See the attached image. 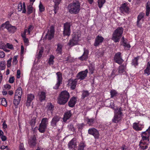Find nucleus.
Wrapping results in <instances>:
<instances>
[{
    "instance_id": "nucleus-1",
    "label": "nucleus",
    "mask_w": 150,
    "mask_h": 150,
    "mask_svg": "<svg viewBox=\"0 0 150 150\" xmlns=\"http://www.w3.org/2000/svg\"><path fill=\"white\" fill-rule=\"evenodd\" d=\"M80 4L77 0L74 1L69 4L67 7L69 12L71 14H76L79 12L80 9Z\"/></svg>"
},
{
    "instance_id": "nucleus-2",
    "label": "nucleus",
    "mask_w": 150,
    "mask_h": 150,
    "mask_svg": "<svg viewBox=\"0 0 150 150\" xmlns=\"http://www.w3.org/2000/svg\"><path fill=\"white\" fill-rule=\"evenodd\" d=\"M81 34L79 31L73 32L72 35V38L70 40L68 45L71 46L78 45L81 40Z\"/></svg>"
},
{
    "instance_id": "nucleus-3",
    "label": "nucleus",
    "mask_w": 150,
    "mask_h": 150,
    "mask_svg": "<svg viewBox=\"0 0 150 150\" xmlns=\"http://www.w3.org/2000/svg\"><path fill=\"white\" fill-rule=\"evenodd\" d=\"M70 97L69 93L66 91H62L58 98L57 102L60 105L65 104Z\"/></svg>"
},
{
    "instance_id": "nucleus-4",
    "label": "nucleus",
    "mask_w": 150,
    "mask_h": 150,
    "mask_svg": "<svg viewBox=\"0 0 150 150\" xmlns=\"http://www.w3.org/2000/svg\"><path fill=\"white\" fill-rule=\"evenodd\" d=\"M123 31L122 27H119L114 32L112 39L115 42H119Z\"/></svg>"
},
{
    "instance_id": "nucleus-5",
    "label": "nucleus",
    "mask_w": 150,
    "mask_h": 150,
    "mask_svg": "<svg viewBox=\"0 0 150 150\" xmlns=\"http://www.w3.org/2000/svg\"><path fill=\"white\" fill-rule=\"evenodd\" d=\"M114 110V115L112 121L113 122L117 123L121 120L123 115L120 108H117Z\"/></svg>"
},
{
    "instance_id": "nucleus-6",
    "label": "nucleus",
    "mask_w": 150,
    "mask_h": 150,
    "mask_svg": "<svg viewBox=\"0 0 150 150\" xmlns=\"http://www.w3.org/2000/svg\"><path fill=\"white\" fill-rule=\"evenodd\" d=\"M2 27H5L10 33H13L16 31V28L14 26L11 25L9 24L8 22H6L2 24Z\"/></svg>"
},
{
    "instance_id": "nucleus-7",
    "label": "nucleus",
    "mask_w": 150,
    "mask_h": 150,
    "mask_svg": "<svg viewBox=\"0 0 150 150\" xmlns=\"http://www.w3.org/2000/svg\"><path fill=\"white\" fill-rule=\"evenodd\" d=\"M71 24L69 23H66L64 25L63 35L64 36H69L70 35V27Z\"/></svg>"
},
{
    "instance_id": "nucleus-8",
    "label": "nucleus",
    "mask_w": 150,
    "mask_h": 150,
    "mask_svg": "<svg viewBox=\"0 0 150 150\" xmlns=\"http://www.w3.org/2000/svg\"><path fill=\"white\" fill-rule=\"evenodd\" d=\"M88 134L93 135L95 139H98L99 136L98 131L95 128L89 129L88 130Z\"/></svg>"
},
{
    "instance_id": "nucleus-9",
    "label": "nucleus",
    "mask_w": 150,
    "mask_h": 150,
    "mask_svg": "<svg viewBox=\"0 0 150 150\" xmlns=\"http://www.w3.org/2000/svg\"><path fill=\"white\" fill-rule=\"evenodd\" d=\"M150 127L146 131L142 132L141 134L142 139L141 140L149 141V137L150 135Z\"/></svg>"
},
{
    "instance_id": "nucleus-10",
    "label": "nucleus",
    "mask_w": 150,
    "mask_h": 150,
    "mask_svg": "<svg viewBox=\"0 0 150 150\" xmlns=\"http://www.w3.org/2000/svg\"><path fill=\"white\" fill-rule=\"evenodd\" d=\"M149 141L147 140H141L139 142V148L141 150H144L148 147Z\"/></svg>"
},
{
    "instance_id": "nucleus-11",
    "label": "nucleus",
    "mask_w": 150,
    "mask_h": 150,
    "mask_svg": "<svg viewBox=\"0 0 150 150\" xmlns=\"http://www.w3.org/2000/svg\"><path fill=\"white\" fill-rule=\"evenodd\" d=\"M144 124L142 122H139L138 123H134L133 125V128L137 131L142 130L144 127Z\"/></svg>"
},
{
    "instance_id": "nucleus-12",
    "label": "nucleus",
    "mask_w": 150,
    "mask_h": 150,
    "mask_svg": "<svg viewBox=\"0 0 150 150\" xmlns=\"http://www.w3.org/2000/svg\"><path fill=\"white\" fill-rule=\"evenodd\" d=\"M88 70L87 69L84 71H82L78 73L77 75V77L78 79L83 80L87 76Z\"/></svg>"
},
{
    "instance_id": "nucleus-13",
    "label": "nucleus",
    "mask_w": 150,
    "mask_h": 150,
    "mask_svg": "<svg viewBox=\"0 0 150 150\" xmlns=\"http://www.w3.org/2000/svg\"><path fill=\"white\" fill-rule=\"evenodd\" d=\"M121 53L120 52H118L115 54L114 59L115 62L119 64H121L123 62V60L121 56Z\"/></svg>"
},
{
    "instance_id": "nucleus-14",
    "label": "nucleus",
    "mask_w": 150,
    "mask_h": 150,
    "mask_svg": "<svg viewBox=\"0 0 150 150\" xmlns=\"http://www.w3.org/2000/svg\"><path fill=\"white\" fill-rule=\"evenodd\" d=\"M54 29L53 28L51 27L49 30H48L47 33L45 35V38L48 39L50 40L54 36Z\"/></svg>"
},
{
    "instance_id": "nucleus-15",
    "label": "nucleus",
    "mask_w": 150,
    "mask_h": 150,
    "mask_svg": "<svg viewBox=\"0 0 150 150\" xmlns=\"http://www.w3.org/2000/svg\"><path fill=\"white\" fill-rule=\"evenodd\" d=\"M77 81L78 79H70L68 81V85L69 86H70L71 89L73 90L74 89L76 88Z\"/></svg>"
},
{
    "instance_id": "nucleus-16",
    "label": "nucleus",
    "mask_w": 150,
    "mask_h": 150,
    "mask_svg": "<svg viewBox=\"0 0 150 150\" xmlns=\"http://www.w3.org/2000/svg\"><path fill=\"white\" fill-rule=\"evenodd\" d=\"M144 15V13H141L138 16L137 25L139 27L141 26V24L143 22Z\"/></svg>"
},
{
    "instance_id": "nucleus-17",
    "label": "nucleus",
    "mask_w": 150,
    "mask_h": 150,
    "mask_svg": "<svg viewBox=\"0 0 150 150\" xmlns=\"http://www.w3.org/2000/svg\"><path fill=\"white\" fill-rule=\"evenodd\" d=\"M68 148L70 150L72 149H74V148L77 146L75 138L72 139L68 144Z\"/></svg>"
},
{
    "instance_id": "nucleus-18",
    "label": "nucleus",
    "mask_w": 150,
    "mask_h": 150,
    "mask_svg": "<svg viewBox=\"0 0 150 150\" xmlns=\"http://www.w3.org/2000/svg\"><path fill=\"white\" fill-rule=\"evenodd\" d=\"M120 10L123 13H128L129 8L128 6V4L126 3L122 4L120 8Z\"/></svg>"
},
{
    "instance_id": "nucleus-19",
    "label": "nucleus",
    "mask_w": 150,
    "mask_h": 150,
    "mask_svg": "<svg viewBox=\"0 0 150 150\" xmlns=\"http://www.w3.org/2000/svg\"><path fill=\"white\" fill-rule=\"evenodd\" d=\"M104 38L100 35H98L96 38L94 43V46L96 47L98 46L103 41Z\"/></svg>"
},
{
    "instance_id": "nucleus-20",
    "label": "nucleus",
    "mask_w": 150,
    "mask_h": 150,
    "mask_svg": "<svg viewBox=\"0 0 150 150\" xmlns=\"http://www.w3.org/2000/svg\"><path fill=\"white\" fill-rule=\"evenodd\" d=\"M89 53L88 50L86 49H84V52L83 55L79 57V59L82 61L86 60L88 59Z\"/></svg>"
},
{
    "instance_id": "nucleus-21",
    "label": "nucleus",
    "mask_w": 150,
    "mask_h": 150,
    "mask_svg": "<svg viewBox=\"0 0 150 150\" xmlns=\"http://www.w3.org/2000/svg\"><path fill=\"white\" fill-rule=\"evenodd\" d=\"M34 98V96L32 94H29L28 95L26 103V105L27 107H28L30 106L31 102Z\"/></svg>"
},
{
    "instance_id": "nucleus-22",
    "label": "nucleus",
    "mask_w": 150,
    "mask_h": 150,
    "mask_svg": "<svg viewBox=\"0 0 150 150\" xmlns=\"http://www.w3.org/2000/svg\"><path fill=\"white\" fill-rule=\"evenodd\" d=\"M22 94V88L21 87L18 88L16 91L14 97L16 98H21Z\"/></svg>"
},
{
    "instance_id": "nucleus-23",
    "label": "nucleus",
    "mask_w": 150,
    "mask_h": 150,
    "mask_svg": "<svg viewBox=\"0 0 150 150\" xmlns=\"http://www.w3.org/2000/svg\"><path fill=\"white\" fill-rule=\"evenodd\" d=\"M18 9L19 11H22L23 13H25L26 10L25 3H23V4L22 3H20L18 5Z\"/></svg>"
},
{
    "instance_id": "nucleus-24",
    "label": "nucleus",
    "mask_w": 150,
    "mask_h": 150,
    "mask_svg": "<svg viewBox=\"0 0 150 150\" xmlns=\"http://www.w3.org/2000/svg\"><path fill=\"white\" fill-rule=\"evenodd\" d=\"M60 118L57 116H54L52 119L51 122V125L54 127L56 126L57 122L60 120Z\"/></svg>"
},
{
    "instance_id": "nucleus-25",
    "label": "nucleus",
    "mask_w": 150,
    "mask_h": 150,
    "mask_svg": "<svg viewBox=\"0 0 150 150\" xmlns=\"http://www.w3.org/2000/svg\"><path fill=\"white\" fill-rule=\"evenodd\" d=\"M36 137L35 136H31L29 139L28 144L31 146H33L35 145L36 142L35 141Z\"/></svg>"
},
{
    "instance_id": "nucleus-26",
    "label": "nucleus",
    "mask_w": 150,
    "mask_h": 150,
    "mask_svg": "<svg viewBox=\"0 0 150 150\" xmlns=\"http://www.w3.org/2000/svg\"><path fill=\"white\" fill-rule=\"evenodd\" d=\"M71 116V113L70 110L67 111L66 112L64 115L63 120L64 122H66L67 120L69 119Z\"/></svg>"
},
{
    "instance_id": "nucleus-27",
    "label": "nucleus",
    "mask_w": 150,
    "mask_h": 150,
    "mask_svg": "<svg viewBox=\"0 0 150 150\" xmlns=\"http://www.w3.org/2000/svg\"><path fill=\"white\" fill-rule=\"evenodd\" d=\"M43 47H42L41 45H39L38 50V51H39V52L37 55L38 58L39 59L41 57L43 52Z\"/></svg>"
},
{
    "instance_id": "nucleus-28",
    "label": "nucleus",
    "mask_w": 150,
    "mask_h": 150,
    "mask_svg": "<svg viewBox=\"0 0 150 150\" xmlns=\"http://www.w3.org/2000/svg\"><path fill=\"white\" fill-rule=\"evenodd\" d=\"M76 98L75 97L71 98L68 103L69 106L71 107H73L76 104Z\"/></svg>"
},
{
    "instance_id": "nucleus-29",
    "label": "nucleus",
    "mask_w": 150,
    "mask_h": 150,
    "mask_svg": "<svg viewBox=\"0 0 150 150\" xmlns=\"http://www.w3.org/2000/svg\"><path fill=\"white\" fill-rule=\"evenodd\" d=\"M144 74H146L147 76L150 74V61L147 63V67L144 70Z\"/></svg>"
},
{
    "instance_id": "nucleus-30",
    "label": "nucleus",
    "mask_w": 150,
    "mask_h": 150,
    "mask_svg": "<svg viewBox=\"0 0 150 150\" xmlns=\"http://www.w3.org/2000/svg\"><path fill=\"white\" fill-rule=\"evenodd\" d=\"M0 49L3 50L6 52H9L10 51L9 50L6 48V44L3 42H0Z\"/></svg>"
},
{
    "instance_id": "nucleus-31",
    "label": "nucleus",
    "mask_w": 150,
    "mask_h": 150,
    "mask_svg": "<svg viewBox=\"0 0 150 150\" xmlns=\"http://www.w3.org/2000/svg\"><path fill=\"white\" fill-rule=\"evenodd\" d=\"M49 119L45 117L42 119L41 122L40 124L45 126H47L48 124Z\"/></svg>"
},
{
    "instance_id": "nucleus-32",
    "label": "nucleus",
    "mask_w": 150,
    "mask_h": 150,
    "mask_svg": "<svg viewBox=\"0 0 150 150\" xmlns=\"http://www.w3.org/2000/svg\"><path fill=\"white\" fill-rule=\"evenodd\" d=\"M62 45L58 43L57 45V48L56 52L57 54H61L62 52Z\"/></svg>"
},
{
    "instance_id": "nucleus-33",
    "label": "nucleus",
    "mask_w": 150,
    "mask_h": 150,
    "mask_svg": "<svg viewBox=\"0 0 150 150\" xmlns=\"http://www.w3.org/2000/svg\"><path fill=\"white\" fill-rule=\"evenodd\" d=\"M39 96V99L41 101L45 100L46 97L45 93L44 91L41 92Z\"/></svg>"
},
{
    "instance_id": "nucleus-34",
    "label": "nucleus",
    "mask_w": 150,
    "mask_h": 150,
    "mask_svg": "<svg viewBox=\"0 0 150 150\" xmlns=\"http://www.w3.org/2000/svg\"><path fill=\"white\" fill-rule=\"evenodd\" d=\"M53 1L55 4V6L54 7V13L56 14L57 13V10H58V8L57 5L60 3L61 0H53Z\"/></svg>"
},
{
    "instance_id": "nucleus-35",
    "label": "nucleus",
    "mask_w": 150,
    "mask_h": 150,
    "mask_svg": "<svg viewBox=\"0 0 150 150\" xmlns=\"http://www.w3.org/2000/svg\"><path fill=\"white\" fill-rule=\"evenodd\" d=\"M47 128V127L40 124L38 130L40 132L42 133L45 132Z\"/></svg>"
},
{
    "instance_id": "nucleus-36",
    "label": "nucleus",
    "mask_w": 150,
    "mask_h": 150,
    "mask_svg": "<svg viewBox=\"0 0 150 150\" xmlns=\"http://www.w3.org/2000/svg\"><path fill=\"white\" fill-rule=\"evenodd\" d=\"M57 75V81L62 83V74L60 72L56 73Z\"/></svg>"
},
{
    "instance_id": "nucleus-37",
    "label": "nucleus",
    "mask_w": 150,
    "mask_h": 150,
    "mask_svg": "<svg viewBox=\"0 0 150 150\" xmlns=\"http://www.w3.org/2000/svg\"><path fill=\"white\" fill-rule=\"evenodd\" d=\"M125 67L121 65L119 67L118 72L120 74H122L125 72Z\"/></svg>"
},
{
    "instance_id": "nucleus-38",
    "label": "nucleus",
    "mask_w": 150,
    "mask_h": 150,
    "mask_svg": "<svg viewBox=\"0 0 150 150\" xmlns=\"http://www.w3.org/2000/svg\"><path fill=\"white\" fill-rule=\"evenodd\" d=\"M36 116H34L30 120V123L32 126H34L35 125L36 122Z\"/></svg>"
},
{
    "instance_id": "nucleus-39",
    "label": "nucleus",
    "mask_w": 150,
    "mask_h": 150,
    "mask_svg": "<svg viewBox=\"0 0 150 150\" xmlns=\"http://www.w3.org/2000/svg\"><path fill=\"white\" fill-rule=\"evenodd\" d=\"M6 68L5 62L4 61H1L0 62V69L4 70Z\"/></svg>"
},
{
    "instance_id": "nucleus-40",
    "label": "nucleus",
    "mask_w": 150,
    "mask_h": 150,
    "mask_svg": "<svg viewBox=\"0 0 150 150\" xmlns=\"http://www.w3.org/2000/svg\"><path fill=\"white\" fill-rule=\"evenodd\" d=\"M105 0H98V3L99 7L100 8H101L105 3Z\"/></svg>"
},
{
    "instance_id": "nucleus-41",
    "label": "nucleus",
    "mask_w": 150,
    "mask_h": 150,
    "mask_svg": "<svg viewBox=\"0 0 150 150\" xmlns=\"http://www.w3.org/2000/svg\"><path fill=\"white\" fill-rule=\"evenodd\" d=\"M89 94V93L88 91H83L82 92V98L83 99L86 97L88 96Z\"/></svg>"
},
{
    "instance_id": "nucleus-42",
    "label": "nucleus",
    "mask_w": 150,
    "mask_h": 150,
    "mask_svg": "<svg viewBox=\"0 0 150 150\" xmlns=\"http://www.w3.org/2000/svg\"><path fill=\"white\" fill-rule=\"evenodd\" d=\"M21 98H16L15 97H14L13 101L14 105L16 106H17L18 105L21 101Z\"/></svg>"
},
{
    "instance_id": "nucleus-43",
    "label": "nucleus",
    "mask_w": 150,
    "mask_h": 150,
    "mask_svg": "<svg viewBox=\"0 0 150 150\" xmlns=\"http://www.w3.org/2000/svg\"><path fill=\"white\" fill-rule=\"evenodd\" d=\"M138 57H135L133 59L132 62V65H134L135 67L138 65Z\"/></svg>"
},
{
    "instance_id": "nucleus-44",
    "label": "nucleus",
    "mask_w": 150,
    "mask_h": 150,
    "mask_svg": "<svg viewBox=\"0 0 150 150\" xmlns=\"http://www.w3.org/2000/svg\"><path fill=\"white\" fill-rule=\"evenodd\" d=\"M54 57V56L52 55H51L50 56V58L48 61V63L50 65L53 64L54 63L53 59Z\"/></svg>"
},
{
    "instance_id": "nucleus-45",
    "label": "nucleus",
    "mask_w": 150,
    "mask_h": 150,
    "mask_svg": "<svg viewBox=\"0 0 150 150\" xmlns=\"http://www.w3.org/2000/svg\"><path fill=\"white\" fill-rule=\"evenodd\" d=\"M85 146V145L84 143H81L79 144L78 150H84Z\"/></svg>"
},
{
    "instance_id": "nucleus-46",
    "label": "nucleus",
    "mask_w": 150,
    "mask_h": 150,
    "mask_svg": "<svg viewBox=\"0 0 150 150\" xmlns=\"http://www.w3.org/2000/svg\"><path fill=\"white\" fill-rule=\"evenodd\" d=\"M6 48H8L9 49L13 50V45L10 43H7L6 44Z\"/></svg>"
},
{
    "instance_id": "nucleus-47",
    "label": "nucleus",
    "mask_w": 150,
    "mask_h": 150,
    "mask_svg": "<svg viewBox=\"0 0 150 150\" xmlns=\"http://www.w3.org/2000/svg\"><path fill=\"white\" fill-rule=\"evenodd\" d=\"M86 121L87 122V123L90 125H92L93 122L94 120L93 119H86Z\"/></svg>"
},
{
    "instance_id": "nucleus-48",
    "label": "nucleus",
    "mask_w": 150,
    "mask_h": 150,
    "mask_svg": "<svg viewBox=\"0 0 150 150\" xmlns=\"http://www.w3.org/2000/svg\"><path fill=\"white\" fill-rule=\"evenodd\" d=\"M110 93L111 95V97H113L117 94V92L114 90H111L110 91Z\"/></svg>"
},
{
    "instance_id": "nucleus-49",
    "label": "nucleus",
    "mask_w": 150,
    "mask_h": 150,
    "mask_svg": "<svg viewBox=\"0 0 150 150\" xmlns=\"http://www.w3.org/2000/svg\"><path fill=\"white\" fill-rule=\"evenodd\" d=\"M34 27L31 25H30L28 26V30H27L28 35H30V32L33 29Z\"/></svg>"
},
{
    "instance_id": "nucleus-50",
    "label": "nucleus",
    "mask_w": 150,
    "mask_h": 150,
    "mask_svg": "<svg viewBox=\"0 0 150 150\" xmlns=\"http://www.w3.org/2000/svg\"><path fill=\"white\" fill-rule=\"evenodd\" d=\"M28 11L27 13L28 14L31 13L33 11V7L31 5H30L28 6Z\"/></svg>"
},
{
    "instance_id": "nucleus-51",
    "label": "nucleus",
    "mask_w": 150,
    "mask_h": 150,
    "mask_svg": "<svg viewBox=\"0 0 150 150\" xmlns=\"http://www.w3.org/2000/svg\"><path fill=\"white\" fill-rule=\"evenodd\" d=\"M18 57L17 56H15L13 58V65H16L18 62Z\"/></svg>"
},
{
    "instance_id": "nucleus-52",
    "label": "nucleus",
    "mask_w": 150,
    "mask_h": 150,
    "mask_svg": "<svg viewBox=\"0 0 150 150\" xmlns=\"http://www.w3.org/2000/svg\"><path fill=\"white\" fill-rule=\"evenodd\" d=\"M1 104L3 105L5 107L7 106V103L5 98H3L2 99Z\"/></svg>"
},
{
    "instance_id": "nucleus-53",
    "label": "nucleus",
    "mask_w": 150,
    "mask_h": 150,
    "mask_svg": "<svg viewBox=\"0 0 150 150\" xmlns=\"http://www.w3.org/2000/svg\"><path fill=\"white\" fill-rule=\"evenodd\" d=\"M39 9L40 12H42L45 10L44 6L40 3L39 5Z\"/></svg>"
},
{
    "instance_id": "nucleus-54",
    "label": "nucleus",
    "mask_w": 150,
    "mask_h": 150,
    "mask_svg": "<svg viewBox=\"0 0 150 150\" xmlns=\"http://www.w3.org/2000/svg\"><path fill=\"white\" fill-rule=\"evenodd\" d=\"M53 108V106L51 104H50L47 106L48 111H50L51 113H52V110Z\"/></svg>"
},
{
    "instance_id": "nucleus-55",
    "label": "nucleus",
    "mask_w": 150,
    "mask_h": 150,
    "mask_svg": "<svg viewBox=\"0 0 150 150\" xmlns=\"http://www.w3.org/2000/svg\"><path fill=\"white\" fill-rule=\"evenodd\" d=\"M62 83L61 82L57 81V83L56 84L55 86L54 87V88L55 89H57L60 85Z\"/></svg>"
},
{
    "instance_id": "nucleus-56",
    "label": "nucleus",
    "mask_w": 150,
    "mask_h": 150,
    "mask_svg": "<svg viewBox=\"0 0 150 150\" xmlns=\"http://www.w3.org/2000/svg\"><path fill=\"white\" fill-rule=\"evenodd\" d=\"M25 45L28 46L29 45V42L28 39L26 38L23 39Z\"/></svg>"
},
{
    "instance_id": "nucleus-57",
    "label": "nucleus",
    "mask_w": 150,
    "mask_h": 150,
    "mask_svg": "<svg viewBox=\"0 0 150 150\" xmlns=\"http://www.w3.org/2000/svg\"><path fill=\"white\" fill-rule=\"evenodd\" d=\"M109 107L111 108L112 109H115L114 101L113 100H111L110 101Z\"/></svg>"
},
{
    "instance_id": "nucleus-58",
    "label": "nucleus",
    "mask_w": 150,
    "mask_h": 150,
    "mask_svg": "<svg viewBox=\"0 0 150 150\" xmlns=\"http://www.w3.org/2000/svg\"><path fill=\"white\" fill-rule=\"evenodd\" d=\"M27 29H26L25 30L24 32L23 33H22L21 35V36L23 38V39L25 38H26V35L27 33L28 34V32H27Z\"/></svg>"
},
{
    "instance_id": "nucleus-59",
    "label": "nucleus",
    "mask_w": 150,
    "mask_h": 150,
    "mask_svg": "<svg viewBox=\"0 0 150 150\" xmlns=\"http://www.w3.org/2000/svg\"><path fill=\"white\" fill-rule=\"evenodd\" d=\"M122 45L125 47L127 49H129L131 46L130 45L128 44H127L126 42H124L123 44H122Z\"/></svg>"
},
{
    "instance_id": "nucleus-60",
    "label": "nucleus",
    "mask_w": 150,
    "mask_h": 150,
    "mask_svg": "<svg viewBox=\"0 0 150 150\" xmlns=\"http://www.w3.org/2000/svg\"><path fill=\"white\" fill-rule=\"evenodd\" d=\"M68 128L69 130L74 132L75 130L74 128L72 125H70L68 126Z\"/></svg>"
},
{
    "instance_id": "nucleus-61",
    "label": "nucleus",
    "mask_w": 150,
    "mask_h": 150,
    "mask_svg": "<svg viewBox=\"0 0 150 150\" xmlns=\"http://www.w3.org/2000/svg\"><path fill=\"white\" fill-rule=\"evenodd\" d=\"M5 55L4 52L2 51H0V58H4Z\"/></svg>"
},
{
    "instance_id": "nucleus-62",
    "label": "nucleus",
    "mask_w": 150,
    "mask_h": 150,
    "mask_svg": "<svg viewBox=\"0 0 150 150\" xmlns=\"http://www.w3.org/2000/svg\"><path fill=\"white\" fill-rule=\"evenodd\" d=\"M11 59L12 58H11L7 61V66L8 67H10L11 66Z\"/></svg>"
},
{
    "instance_id": "nucleus-63",
    "label": "nucleus",
    "mask_w": 150,
    "mask_h": 150,
    "mask_svg": "<svg viewBox=\"0 0 150 150\" xmlns=\"http://www.w3.org/2000/svg\"><path fill=\"white\" fill-rule=\"evenodd\" d=\"M20 150H25L23 143H21L19 147Z\"/></svg>"
},
{
    "instance_id": "nucleus-64",
    "label": "nucleus",
    "mask_w": 150,
    "mask_h": 150,
    "mask_svg": "<svg viewBox=\"0 0 150 150\" xmlns=\"http://www.w3.org/2000/svg\"><path fill=\"white\" fill-rule=\"evenodd\" d=\"M14 79L13 77L10 78L9 80V82L10 83H13L14 81Z\"/></svg>"
}]
</instances>
